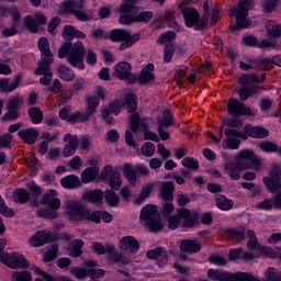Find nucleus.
<instances>
[{"label": "nucleus", "mask_w": 281, "mask_h": 281, "mask_svg": "<svg viewBox=\"0 0 281 281\" xmlns=\"http://www.w3.org/2000/svg\"><path fill=\"white\" fill-rule=\"evenodd\" d=\"M104 199L110 207H117V205H120L117 193L111 189L104 191Z\"/></svg>", "instance_id": "a19ab883"}, {"label": "nucleus", "mask_w": 281, "mask_h": 281, "mask_svg": "<svg viewBox=\"0 0 281 281\" xmlns=\"http://www.w3.org/2000/svg\"><path fill=\"white\" fill-rule=\"evenodd\" d=\"M180 251L184 254H199L201 251V243L196 239H184L180 243Z\"/></svg>", "instance_id": "bb28decb"}, {"label": "nucleus", "mask_w": 281, "mask_h": 281, "mask_svg": "<svg viewBox=\"0 0 281 281\" xmlns=\"http://www.w3.org/2000/svg\"><path fill=\"white\" fill-rule=\"evenodd\" d=\"M235 161L239 165L241 170H255L260 172L262 170V159L250 149H244L235 156Z\"/></svg>", "instance_id": "423d86ee"}, {"label": "nucleus", "mask_w": 281, "mask_h": 281, "mask_svg": "<svg viewBox=\"0 0 281 281\" xmlns=\"http://www.w3.org/2000/svg\"><path fill=\"white\" fill-rule=\"evenodd\" d=\"M83 245L85 241L82 239H76L71 248L68 250V255L71 256V258H80V256H82Z\"/></svg>", "instance_id": "c03bdc74"}, {"label": "nucleus", "mask_w": 281, "mask_h": 281, "mask_svg": "<svg viewBox=\"0 0 281 281\" xmlns=\"http://www.w3.org/2000/svg\"><path fill=\"white\" fill-rule=\"evenodd\" d=\"M57 74L61 80H66L67 82L76 78V74H74V71L65 65H59L57 67Z\"/></svg>", "instance_id": "4c0bfd02"}, {"label": "nucleus", "mask_w": 281, "mask_h": 281, "mask_svg": "<svg viewBox=\"0 0 281 281\" xmlns=\"http://www.w3.org/2000/svg\"><path fill=\"white\" fill-rule=\"evenodd\" d=\"M216 206L218 207V210L227 212V210H232L234 207V201L228 200L223 195H220L216 198Z\"/></svg>", "instance_id": "49530a36"}, {"label": "nucleus", "mask_w": 281, "mask_h": 281, "mask_svg": "<svg viewBox=\"0 0 281 281\" xmlns=\"http://www.w3.org/2000/svg\"><path fill=\"white\" fill-rule=\"evenodd\" d=\"M182 16L187 27H194V30H198L199 32L205 30L210 21L207 15H203L201 19L199 11H196L194 8L182 9Z\"/></svg>", "instance_id": "9d476101"}, {"label": "nucleus", "mask_w": 281, "mask_h": 281, "mask_svg": "<svg viewBox=\"0 0 281 281\" xmlns=\"http://www.w3.org/2000/svg\"><path fill=\"white\" fill-rule=\"evenodd\" d=\"M153 16V11H144L138 13L137 15H133V13L122 14L119 19V23H121V25H131L133 23H150Z\"/></svg>", "instance_id": "2eb2a0df"}, {"label": "nucleus", "mask_w": 281, "mask_h": 281, "mask_svg": "<svg viewBox=\"0 0 281 281\" xmlns=\"http://www.w3.org/2000/svg\"><path fill=\"white\" fill-rule=\"evenodd\" d=\"M140 116L139 113H134L131 117V131L137 133V130L144 131L145 133L148 131V123L144 121L139 122Z\"/></svg>", "instance_id": "f704fd0d"}, {"label": "nucleus", "mask_w": 281, "mask_h": 281, "mask_svg": "<svg viewBox=\"0 0 281 281\" xmlns=\"http://www.w3.org/2000/svg\"><path fill=\"white\" fill-rule=\"evenodd\" d=\"M155 65L148 64L145 68L142 69L139 74V85L146 87V85H150L155 80Z\"/></svg>", "instance_id": "b1692460"}, {"label": "nucleus", "mask_w": 281, "mask_h": 281, "mask_svg": "<svg viewBox=\"0 0 281 281\" xmlns=\"http://www.w3.org/2000/svg\"><path fill=\"white\" fill-rule=\"evenodd\" d=\"M21 80H23V75L18 74L14 77V80L10 83V79L3 78L0 79V89L3 93H12L15 89H19V85H21Z\"/></svg>", "instance_id": "412c9836"}, {"label": "nucleus", "mask_w": 281, "mask_h": 281, "mask_svg": "<svg viewBox=\"0 0 281 281\" xmlns=\"http://www.w3.org/2000/svg\"><path fill=\"white\" fill-rule=\"evenodd\" d=\"M83 201H88V203H102V199H104V191L102 189L88 190L82 194Z\"/></svg>", "instance_id": "c756f323"}, {"label": "nucleus", "mask_w": 281, "mask_h": 281, "mask_svg": "<svg viewBox=\"0 0 281 281\" xmlns=\"http://www.w3.org/2000/svg\"><path fill=\"white\" fill-rule=\"evenodd\" d=\"M267 74H261L260 78L256 75H244L239 78L240 85H249V82H265Z\"/></svg>", "instance_id": "a18cd8bd"}, {"label": "nucleus", "mask_w": 281, "mask_h": 281, "mask_svg": "<svg viewBox=\"0 0 281 281\" xmlns=\"http://www.w3.org/2000/svg\"><path fill=\"white\" fill-rule=\"evenodd\" d=\"M85 3L82 1L66 0L61 2L58 14L65 16V14H72L78 21H91V15L82 12Z\"/></svg>", "instance_id": "6e6552de"}, {"label": "nucleus", "mask_w": 281, "mask_h": 281, "mask_svg": "<svg viewBox=\"0 0 281 281\" xmlns=\"http://www.w3.org/2000/svg\"><path fill=\"white\" fill-rule=\"evenodd\" d=\"M27 189L30 190L33 199H38L41 194H43V189L36 182H29L26 184Z\"/></svg>", "instance_id": "0e129e2a"}, {"label": "nucleus", "mask_w": 281, "mask_h": 281, "mask_svg": "<svg viewBox=\"0 0 281 281\" xmlns=\"http://www.w3.org/2000/svg\"><path fill=\"white\" fill-rule=\"evenodd\" d=\"M13 201L14 203H27L30 201V192L25 189H15L13 192Z\"/></svg>", "instance_id": "79ce46f5"}, {"label": "nucleus", "mask_w": 281, "mask_h": 281, "mask_svg": "<svg viewBox=\"0 0 281 281\" xmlns=\"http://www.w3.org/2000/svg\"><path fill=\"white\" fill-rule=\"evenodd\" d=\"M225 144L227 145V148L231 150H238V147L240 146V139L234 138V134H227V128L225 130Z\"/></svg>", "instance_id": "8fccbe9b"}, {"label": "nucleus", "mask_w": 281, "mask_h": 281, "mask_svg": "<svg viewBox=\"0 0 281 281\" xmlns=\"http://www.w3.org/2000/svg\"><path fill=\"white\" fill-rule=\"evenodd\" d=\"M165 20L167 21V25L169 27H172V30H179V24H177V20H175V12L167 10L165 12Z\"/></svg>", "instance_id": "bf43d9fd"}, {"label": "nucleus", "mask_w": 281, "mask_h": 281, "mask_svg": "<svg viewBox=\"0 0 281 281\" xmlns=\"http://www.w3.org/2000/svg\"><path fill=\"white\" fill-rule=\"evenodd\" d=\"M135 3L137 0H123V3L119 8V14H133L135 11Z\"/></svg>", "instance_id": "37998d69"}, {"label": "nucleus", "mask_w": 281, "mask_h": 281, "mask_svg": "<svg viewBox=\"0 0 281 281\" xmlns=\"http://www.w3.org/2000/svg\"><path fill=\"white\" fill-rule=\"evenodd\" d=\"M123 177H125L127 182L131 183L133 188L137 186V179H138L137 170L131 164H125L123 166Z\"/></svg>", "instance_id": "7c9ffc66"}, {"label": "nucleus", "mask_w": 281, "mask_h": 281, "mask_svg": "<svg viewBox=\"0 0 281 281\" xmlns=\"http://www.w3.org/2000/svg\"><path fill=\"white\" fill-rule=\"evenodd\" d=\"M173 56H175V44H172V43L166 44L165 50H164L165 63H170L172 60Z\"/></svg>", "instance_id": "052dcab7"}, {"label": "nucleus", "mask_w": 281, "mask_h": 281, "mask_svg": "<svg viewBox=\"0 0 281 281\" xmlns=\"http://www.w3.org/2000/svg\"><path fill=\"white\" fill-rule=\"evenodd\" d=\"M245 133L249 135V137H255V139H265V137H269V131L265 127L260 126H244Z\"/></svg>", "instance_id": "cd10ccee"}, {"label": "nucleus", "mask_w": 281, "mask_h": 281, "mask_svg": "<svg viewBox=\"0 0 281 281\" xmlns=\"http://www.w3.org/2000/svg\"><path fill=\"white\" fill-rule=\"evenodd\" d=\"M238 93H239L240 100L245 102V100L254 95V88H249L247 85H243V87L239 88Z\"/></svg>", "instance_id": "680f3d73"}, {"label": "nucleus", "mask_w": 281, "mask_h": 281, "mask_svg": "<svg viewBox=\"0 0 281 281\" xmlns=\"http://www.w3.org/2000/svg\"><path fill=\"white\" fill-rule=\"evenodd\" d=\"M64 142H68L63 149L64 157H71V155H76V150H78V144H80V139L77 135L66 134L64 136Z\"/></svg>", "instance_id": "a211bd4d"}, {"label": "nucleus", "mask_w": 281, "mask_h": 281, "mask_svg": "<svg viewBox=\"0 0 281 281\" xmlns=\"http://www.w3.org/2000/svg\"><path fill=\"white\" fill-rule=\"evenodd\" d=\"M60 183L63 188H66V190H76V188H80V186H82L80 178H78L76 175H70L63 178Z\"/></svg>", "instance_id": "2f4dec72"}, {"label": "nucleus", "mask_w": 281, "mask_h": 281, "mask_svg": "<svg viewBox=\"0 0 281 281\" xmlns=\"http://www.w3.org/2000/svg\"><path fill=\"white\" fill-rule=\"evenodd\" d=\"M18 136L22 139L23 144L32 146L33 144H36V139H38V130L34 127L21 130L18 132Z\"/></svg>", "instance_id": "4be33fe9"}, {"label": "nucleus", "mask_w": 281, "mask_h": 281, "mask_svg": "<svg viewBox=\"0 0 281 281\" xmlns=\"http://www.w3.org/2000/svg\"><path fill=\"white\" fill-rule=\"evenodd\" d=\"M24 25L29 30V32H32V34H36V32H38V25L35 18H33L32 15H26L24 18Z\"/></svg>", "instance_id": "603ef678"}, {"label": "nucleus", "mask_w": 281, "mask_h": 281, "mask_svg": "<svg viewBox=\"0 0 281 281\" xmlns=\"http://www.w3.org/2000/svg\"><path fill=\"white\" fill-rule=\"evenodd\" d=\"M207 279L213 281H259L248 272H227L221 269H209Z\"/></svg>", "instance_id": "39448f33"}, {"label": "nucleus", "mask_w": 281, "mask_h": 281, "mask_svg": "<svg viewBox=\"0 0 281 281\" xmlns=\"http://www.w3.org/2000/svg\"><path fill=\"white\" fill-rule=\"evenodd\" d=\"M100 175V168L98 167H89L86 168L81 172V181L82 183H91V181H95V178Z\"/></svg>", "instance_id": "473e14b6"}, {"label": "nucleus", "mask_w": 281, "mask_h": 281, "mask_svg": "<svg viewBox=\"0 0 281 281\" xmlns=\"http://www.w3.org/2000/svg\"><path fill=\"white\" fill-rule=\"evenodd\" d=\"M36 216H38V218L54 220L58 218V213L54 210L42 209L36 211Z\"/></svg>", "instance_id": "4d7b16f0"}, {"label": "nucleus", "mask_w": 281, "mask_h": 281, "mask_svg": "<svg viewBox=\"0 0 281 281\" xmlns=\"http://www.w3.org/2000/svg\"><path fill=\"white\" fill-rule=\"evenodd\" d=\"M254 7V2L251 0H240L237 4V8L233 9V14L236 19V25L231 26L233 32L238 30H245L251 26V20H247L249 14V10Z\"/></svg>", "instance_id": "20e7f679"}, {"label": "nucleus", "mask_w": 281, "mask_h": 281, "mask_svg": "<svg viewBox=\"0 0 281 281\" xmlns=\"http://www.w3.org/2000/svg\"><path fill=\"white\" fill-rule=\"evenodd\" d=\"M158 127L160 128H170V126L175 125V116L170 110H167L162 113L161 117L157 119Z\"/></svg>", "instance_id": "72a5a7b5"}, {"label": "nucleus", "mask_w": 281, "mask_h": 281, "mask_svg": "<svg viewBox=\"0 0 281 281\" xmlns=\"http://www.w3.org/2000/svg\"><path fill=\"white\" fill-rule=\"evenodd\" d=\"M12 277L16 281H32V273H30V271L27 270L21 272H13Z\"/></svg>", "instance_id": "774afa93"}, {"label": "nucleus", "mask_w": 281, "mask_h": 281, "mask_svg": "<svg viewBox=\"0 0 281 281\" xmlns=\"http://www.w3.org/2000/svg\"><path fill=\"white\" fill-rule=\"evenodd\" d=\"M58 258V244H54L48 251L44 252L43 255V262H54Z\"/></svg>", "instance_id": "de8ad7c7"}, {"label": "nucleus", "mask_w": 281, "mask_h": 281, "mask_svg": "<svg viewBox=\"0 0 281 281\" xmlns=\"http://www.w3.org/2000/svg\"><path fill=\"white\" fill-rule=\"evenodd\" d=\"M99 104H100V99H98V97H89L88 98V111L85 112V114L89 115V119H90L91 114L95 112Z\"/></svg>", "instance_id": "5fc2aeb1"}, {"label": "nucleus", "mask_w": 281, "mask_h": 281, "mask_svg": "<svg viewBox=\"0 0 281 281\" xmlns=\"http://www.w3.org/2000/svg\"><path fill=\"white\" fill-rule=\"evenodd\" d=\"M132 69L133 67L128 61H121L114 67V76L119 78V80H126V78L131 76Z\"/></svg>", "instance_id": "393cba45"}, {"label": "nucleus", "mask_w": 281, "mask_h": 281, "mask_svg": "<svg viewBox=\"0 0 281 281\" xmlns=\"http://www.w3.org/2000/svg\"><path fill=\"white\" fill-rule=\"evenodd\" d=\"M224 232L232 243H243L245 240V234H247V228L239 226L237 228H226Z\"/></svg>", "instance_id": "5701e85b"}, {"label": "nucleus", "mask_w": 281, "mask_h": 281, "mask_svg": "<svg viewBox=\"0 0 281 281\" xmlns=\"http://www.w3.org/2000/svg\"><path fill=\"white\" fill-rule=\"evenodd\" d=\"M178 215L182 218L183 227H194L199 223V212H192L188 209L178 210Z\"/></svg>", "instance_id": "6ab92c4d"}, {"label": "nucleus", "mask_w": 281, "mask_h": 281, "mask_svg": "<svg viewBox=\"0 0 281 281\" xmlns=\"http://www.w3.org/2000/svg\"><path fill=\"white\" fill-rule=\"evenodd\" d=\"M70 273L77 278V280H85L89 276V270L85 268H71Z\"/></svg>", "instance_id": "e2e57ef3"}, {"label": "nucleus", "mask_w": 281, "mask_h": 281, "mask_svg": "<svg viewBox=\"0 0 281 281\" xmlns=\"http://www.w3.org/2000/svg\"><path fill=\"white\" fill-rule=\"evenodd\" d=\"M269 176L270 177H263V184L266 186L268 192H271V194H278V192H281V169L274 167L269 172Z\"/></svg>", "instance_id": "ddd939ff"}, {"label": "nucleus", "mask_w": 281, "mask_h": 281, "mask_svg": "<svg viewBox=\"0 0 281 281\" xmlns=\"http://www.w3.org/2000/svg\"><path fill=\"white\" fill-rule=\"evenodd\" d=\"M140 153L144 157H153L155 155V144L148 142L143 145Z\"/></svg>", "instance_id": "69168bd1"}, {"label": "nucleus", "mask_w": 281, "mask_h": 281, "mask_svg": "<svg viewBox=\"0 0 281 281\" xmlns=\"http://www.w3.org/2000/svg\"><path fill=\"white\" fill-rule=\"evenodd\" d=\"M89 121V114L82 113V112H75L70 114L67 119V122H70V124H76L77 122H87Z\"/></svg>", "instance_id": "3c124183"}, {"label": "nucleus", "mask_w": 281, "mask_h": 281, "mask_svg": "<svg viewBox=\"0 0 281 281\" xmlns=\"http://www.w3.org/2000/svg\"><path fill=\"white\" fill-rule=\"evenodd\" d=\"M125 102L127 104V113H135L137 111V98L135 94H127Z\"/></svg>", "instance_id": "6e6d98bb"}, {"label": "nucleus", "mask_w": 281, "mask_h": 281, "mask_svg": "<svg viewBox=\"0 0 281 281\" xmlns=\"http://www.w3.org/2000/svg\"><path fill=\"white\" fill-rule=\"evenodd\" d=\"M85 54H87V48L82 42H77L75 45L66 42L58 49V58H67L69 65L78 69H85Z\"/></svg>", "instance_id": "f03ea898"}, {"label": "nucleus", "mask_w": 281, "mask_h": 281, "mask_svg": "<svg viewBox=\"0 0 281 281\" xmlns=\"http://www.w3.org/2000/svg\"><path fill=\"white\" fill-rule=\"evenodd\" d=\"M266 281H281V272L276 271L273 268H268Z\"/></svg>", "instance_id": "338daca9"}, {"label": "nucleus", "mask_w": 281, "mask_h": 281, "mask_svg": "<svg viewBox=\"0 0 281 281\" xmlns=\"http://www.w3.org/2000/svg\"><path fill=\"white\" fill-rule=\"evenodd\" d=\"M0 262H3L5 267H10V269H27L30 267V261H27L23 255H19L16 252H2V256H0Z\"/></svg>", "instance_id": "f8f14e48"}, {"label": "nucleus", "mask_w": 281, "mask_h": 281, "mask_svg": "<svg viewBox=\"0 0 281 281\" xmlns=\"http://www.w3.org/2000/svg\"><path fill=\"white\" fill-rule=\"evenodd\" d=\"M227 111L229 115H234L235 117H240V115H248L249 117L254 116L251 109L245 106V103L234 98L228 100Z\"/></svg>", "instance_id": "f3484780"}, {"label": "nucleus", "mask_w": 281, "mask_h": 281, "mask_svg": "<svg viewBox=\"0 0 281 281\" xmlns=\"http://www.w3.org/2000/svg\"><path fill=\"white\" fill-rule=\"evenodd\" d=\"M110 41L112 43H122L120 45V49H128V47H133L137 41H139V34L132 35L131 32L122 29H114L110 32L109 35Z\"/></svg>", "instance_id": "9b49d317"}, {"label": "nucleus", "mask_w": 281, "mask_h": 281, "mask_svg": "<svg viewBox=\"0 0 281 281\" xmlns=\"http://www.w3.org/2000/svg\"><path fill=\"white\" fill-rule=\"evenodd\" d=\"M119 247L121 251L137 254L139 251V241L133 236H125L120 240Z\"/></svg>", "instance_id": "aec40b11"}, {"label": "nucleus", "mask_w": 281, "mask_h": 281, "mask_svg": "<svg viewBox=\"0 0 281 281\" xmlns=\"http://www.w3.org/2000/svg\"><path fill=\"white\" fill-rule=\"evenodd\" d=\"M159 196L165 201H175V182H164L160 188Z\"/></svg>", "instance_id": "c85d7f7f"}, {"label": "nucleus", "mask_w": 281, "mask_h": 281, "mask_svg": "<svg viewBox=\"0 0 281 281\" xmlns=\"http://www.w3.org/2000/svg\"><path fill=\"white\" fill-rule=\"evenodd\" d=\"M37 47L42 54V59L37 63L34 74H42L43 71L47 70L48 67L54 65V54H52L49 41L46 37H41L38 40Z\"/></svg>", "instance_id": "1a4fd4ad"}, {"label": "nucleus", "mask_w": 281, "mask_h": 281, "mask_svg": "<svg viewBox=\"0 0 281 281\" xmlns=\"http://www.w3.org/2000/svg\"><path fill=\"white\" fill-rule=\"evenodd\" d=\"M120 111H122V103L120 102V100H115L114 102L109 104V108H104L101 112V117L102 120H106V117H109V115H111L112 113H120Z\"/></svg>", "instance_id": "c9c22d12"}, {"label": "nucleus", "mask_w": 281, "mask_h": 281, "mask_svg": "<svg viewBox=\"0 0 281 281\" xmlns=\"http://www.w3.org/2000/svg\"><path fill=\"white\" fill-rule=\"evenodd\" d=\"M224 170L232 181H238L240 179V172H243L240 165L236 161H228L224 165Z\"/></svg>", "instance_id": "a878e982"}, {"label": "nucleus", "mask_w": 281, "mask_h": 281, "mask_svg": "<svg viewBox=\"0 0 281 281\" xmlns=\"http://www.w3.org/2000/svg\"><path fill=\"white\" fill-rule=\"evenodd\" d=\"M154 188H155L154 183L145 184L142 188L140 193L138 194L137 199L135 200V204L136 205H142V203H144V201H146V199H148L150 196V194L153 193Z\"/></svg>", "instance_id": "e433bc0d"}, {"label": "nucleus", "mask_w": 281, "mask_h": 281, "mask_svg": "<svg viewBox=\"0 0 281 281\" xmlns=\"http://www.w3.org/2000/svg\"><path fill=\"white\" fill-rule=\"evenodd\" d=\"M251 63L255 65V69H259L261 71H271V69H273V61L269 58L256 59Z\"/></svg>", "instance_id": "ea45409f"}, {"label": "nucleus", "mask_w": 281, "mask_h": 281, "mask_svg": "<svg viewBox=\"0 0 281 281\" xmlns=\"http://www.w3.org/2000/svg\"><path fill=\"white\" fill-rule=\"evenodd\" d=\"M29 117L32 124H41V122H43V111L38 108H30Z\"/></svg>", "instance_id": "09e8293b"}, {"label": "nucleus", "mask_w": 281, "mask_h": 281, "mask_svg": "<svg viewBox=\"0 0 281 281\" xmlns=\"http://www.w3.org/2000/svg\"><path fill=\"white\" fill-rule=\"evenodd\" d=\"M266 30L268 36L272 38H281V25L277 24L274 21H268L266 23Z\"/></svg>", "instance_id": "58836bf2"}, {"label": "nucleus", "mask_w": 281, "mask_h": 281, "mask_svg": "<svg viewBox=\"0 0 281 281\" xmlns=\"http://www.w3.org/2000/svg\"><path fill=\"white\" fill-rule=\"evenodd\" d=\"M259 148L263 153H277L278 144L269 140H262L259 143Z\"/></svg>", "instance_id": "864d4df0"}, {"label": "nucleus", "mask_w": 281, "mask_h": 281, "mask_svg": "<svg viewBox=\"0 0 281 281\" xmlns=\"http://www.w3.org/2000/svg\"><path fill=\"white\" fill-rule=\"evenodd\" d=\"M140 221H144L149 232H161V229H164L159 211H157V207L153 204H148L142 209Z\"/></svg>", "instance_id": "0eeeda50"}, {"label": "nucleus", "mask_w": 281, "mask_h": 281, "mask_svg": "<svg viewBox=\"0 0 281 281\" xmlns=\"http://www.w3.org/2000/svg\"><path fill=\"white\" fill-rule=\"evenodd\" d=\"M57 240L58 235L56 233L40 231L29 239V243L32 247H43L47 243H56Z\"/></svg>", "instance_id": "dca6fc26"}, {"label": "nucleus", "mask_w": 281, "mask_h": 281, "mask_svg": "<svg viewBox=\"0 0 281 281\" xmlns=\"http://www.w3.org/2000/svg\"><path fill=\"white\" fill-rule=\"evenodd\" d=\"M23 104V98L15 95L9 99L7 109H11L13 111H19L21 109V105Z\"/></svg>", "instance_id": "13d9d810"}, {"label": "nucleus", "mask_w": 281, "mask_h": 281, "mask_svg": "<svg viewBox=\"0 0 281 281\" xmlns=\"http://www.w3.org/2000/svg\"><path fill=\"white\" fill-rule=\"evenodd\" d=\"M91 249L97 254V256H104V254H106L108 260H110V262H114V265H131V260L122 252L117 251L114 245L105 244L104 246L102 243L95 241L92 244Z\"/></svg>", "instance_id": "7ed1b4c3"}, {"label": "nucleus", "mask_w": 281, "mask_h": 281, "mask_svg": "<svg viewBox=\"0 0 281 281\" xmlns=\"http://www.w3.org/2000/svg\"><path fill=\"white\" fill-rule=\"evenodd\" d=\"M102 181H108L110 188L112 190H119L122 188V178L120 177V172L113 169V166L108 165L101 171Z\"/></svg>", "instance_id": "4468645a"}, {"label": "nucleus", "mask_w": 281, "mask_h": 281, "mask_svg": "<svg viewBox=\"0 0 281 281\" xmlns=\"http://www.w3.org/2000/svg\"><path fill=\"white\" fill-rule=\"evenodd\" d=\"M66 214L69 221L75 223H82V221L100 223V211H91V209L78 201L70 200L66 203Z\"/></svg>", "instance_id": "f257e3e1"}]
</instances>
